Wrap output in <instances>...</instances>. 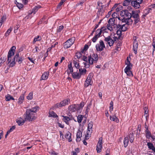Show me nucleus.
Here are the masks:
<instances>
[{
	"label": "nucleus",
	"mask_w": 155,
	"mask_h": 155,
	"mask_svg": "<svg viewBox=\"0 0 155 155\" xmlns=\"http://www.w3.org/2000/svg\"><path fill=\"white\" fill-rule=\"evenodd\" d=\"M125 72L127 74V75L129 76H133V74L131 70L128 71L127 72Z\"/></svg>",
	"instance_id": "50"
},
{
	"label": "nucleus",
	"mask_w": 155,
	"mask_h": 155,
	"mask_svg": "<svg viewBox=\"0 0 155 155\" xmlns=\"http://www.w3.org/2000/svg\"><path fill=\"white\" fill-rule=\"evenodd\" d=\"M104 41L107 42L109 45L110 47L114 45V40H113L111 36H108L106 37H104Z\"/></svg>",
	"instance_id": "14"
},
{
	"label": "nucleus",
	"mask_w": 155,
	"mask_h": 155,
	"mask_svg": "<svg viewBox=\"0 0 155 155\" xmlns=\"http://www.w3.org/2000/svg\"><path fill=\"white\" fill-rule=\"evenodd\" d=\"M41 49V47H39L37 46H35V47L34 49L35 50H34V52L39 51H40Z\"/></svg>",
	"instance_id": "47"
},
{
	"label": "nucleus",
	"mask_w": 155,
	"mask_h": 155,
	"mask_svg": "<svg viewBox=\"0 0 155 155\" xmlns=\"http://www.w3.org/2000/svg\"><path fill=\"white\" fill-rule=\"evenodd\" d=\"M83 60L85 61L84 62H87L88 61H88V59L85 56H84L83 57Z\"/></svg>",
	"instance_id": "64"
},
{
	"label": "nucleus",
	"mask_w": 155,
	"mask_h": 155,
	"mask_svg": "<svg viewBox=\"0 0 155 155\" xmlns=\"http://www.w3.org/2000/svg\"><path fill=\"white\" fill-rule=\"evenodd\" d=\"M78 70L77 69V71L76 72H74L72 74V78L74 79H79L81 78V76L79 74V72H77Z\"/></svg>",
	"instance_id": "18"
},
{
	"label": "nucleus",
	"mask_w": 155,
	"mask_h": 155,
	"mask_svg": "<svg viewBox=\"0 0 155 155\" xmlns=\"http://www.w3.org/2000/svg\"><path fill=\"white\" fill-rule=\"evenodd\" d=\"M25 122V120L21 118L17 120V122L19 125H22Z\"/></svg>",
	"instance_id": "34"
},
{
	"label": "nucleus",
	"mask_w": 155,
	"mask_h": 155,
	"mask_svg": "<svg viewBox=\"0 0 155 155\" xmlns=\"http://www.w3.org/2000/svg\"><path fill=\"white\" fill-rule=\"evenodd\" d=\"M63 4V3H62L61 2H60L57 5V10H60V9L61 8V6Z\"/></svg>",
	"instance_id": "52"
},
{
	"label": "nucleus",
	"mask_w": 155,
	"mask_h": 155,
	"mask_svg": "<svg viewBox=\"0 0 155 155\" xmlns=\"http://www.w3.org/2000/svg\"><path fill=\"white\" fill-rule=\"evenodd\" d=\"M15 62L14 60L13 59L12 62H11L9 64V67H13L15 66Z\"/></svg>",
	"instance_id": "55"
},
{
	"label": "nucleus",
	"mask_w": 155,
	"mask_h": 155,
	"mask_svg": "<svg viewBox=\"0 0 155 155\" xmlns=\"http://www.w3.org/2000/svg\"><path fill=\"white\" fill-rule=\"evenodd\" d=\"M112 16L113 18H115L117 17V14L115 12L113 13L112 15Z\"/></svg>",
	"instance_id": "63"
},
{
	"label": "nucleus",
	"mask_w": 155,
	"mask_h": 155,
	"mask_svg": "<svg viewBox=\"0 0 155 155\" xmlns=\"http://www.w3.org/2000/svg\"><path fill=\"white\" fill-rule=\"evenodd\" d=\"M146 133V137L148 139H149L151 135V132L149 130H145Z\"/></svg>",
	"instance_id": "38"
},
{
	"label": "nucleus",
	"mask_w": 155,
	"mask_h": 155,
	"mask_svg": "<svg viewBox=\"0 0 155 155\" xmlns=\"http://www.w3.org/2000/svg\"><path fill=\"white\" fill-rule=\"evenodd\" d=\"M100 37H98L97 36L95 35L93 38H92L91 40L93 42H95L98 38Z\"/></svg>",
	"instance_id": "45"
},
{
	"label": "nucleus",
	"mask_w": 155,
	"mask_h": 155,
	"mask_svg": "<svg viewBox=\"0 0 155 155\" xmlns=\"http://www.w3.org/2000/svg\"><path fill=\"white\" fill-rule=\"evenodd\" d=\"M12 100H14L15 99L12 96L9 94H8L5 96V100L6 101H9Z\"/></svg>",
	"instance_id": "30"
},
{
	"label": "nucleus",
	"mask_w": 155,
	"mask_h": 155,
	"mask_svg": "<svg viewBox=\"0 0 155 155\" xmlns=\"http://www.w3.org/2000/svg\"><path fill=\"white\" fill-rule=\"evenodd\" d=\"M27 98L28 100H31L33 98V94L32 93H30L28 95L27 97Z\"/></svg>",
	"instance_id": "46"
},
{
	"label": "nucleus",
	"mask_w": 155,
	"mask_h": 155,
	"mask_svg": "<svg viewBox=\"0 0 155 155\" xmlns=\"http://www.w3.org/2000/svg\"><path fill=\"white\" fill-rule=\"evenodd\" d=\"M49 115L48 116V117H52L53 118L58 117V116L53 111H50L49 112Z\"/></svg>",
	"instance_id": "24"
},
{
	"label": "nucleus",
	"mask_w": 155,
	"mask_h": 155,
	"mask_svg": "<svg viewBox=\"0 0 155 155\" xmlns=\"http://www.w3.org/2000/svg\"><path fill=\"white\" fill-rule=\"evenodd\" d=\"M35 114L34 113L31 112L30 110L27 109L25 113V120L31 121L35 119Z\"/></svg>",
	"instance_id": "6"
},
{
	"label": "nucleus",
	"mask_w": 155,
	"mask_h": 155,
	"mask_svg": "<svg viewBox=\"0 0 155 155\" xmlns=\"http://www.w3.org/2000/svg\"><path fill=\"white\" fill-rule=\"evenodd\" d=\"M79 71L81 77V75H84L87 72V70L84 68H80L79 69Z\"/></svg>",
	"instance_id": "22"
},
{
	"label": "nucleus",
	"mask_w": 155,
	"mask_h": 155,
	"mask_svg": "<svg viewBox=\"0 0 155 155\" xmlns=\"http://www.w3.org/2000/svg\"><path fill=\"white\" fill-rule=\"evenodd\" d=\"M17 7L19 9H20L21 8H22L23 6V5L21 3H17V4L16 5Z\"/></svg>",
	"instance_id": "57"
},
{
	"label": "nucleus",
	"mask_w": 155,
	"mask_h": 155,
	"mask_svg": "<svg viewBox=\"0 0 155 155\" xmlns=\"http://www.w3.org/2000/svg\"><path fill=\"white\" fill-rule=\"evenodd\" d=\"M95 35L97 36L98 37H100L102 33L101 30L100 29H98L95 31Z\"/></svg>",
	"instance_id": "40"
},
{
	"label": "nucleus",
	"mask_w": 155,
	"mask_h": 155,
	"mask_svg": "<svg viewBox=\"0 0 155 155\" xmlns=\"http://www.w3.org/2000/svg\"><path fill=\"white\" fill-rule=\"evenodd\" d=\"M24 99V94H22L21 95L18 99V102L19 104H21L23 102V100Z\"/></svg>",
	"instance_id": "36"
},
{
	"label": "nucleus",
	"mask_w": 155,
	"mask_h": 155,
	"mask_svg": "<svg viewBox=\"0 0 155 155\" xmlns=\"http://www.w3.org/2000/svg\"><path fill=\"white\" fill-rule=\"evenodd\" d=\"M110 119L113 121H114L118 123L119 122V120L118 118L115 116H110Z\"/></svg>",
	"instance_id": "28"
},
{
	"label": "nucleus",
	"mask_w": 155,
	"mask_h": 155,
	"mask_svg": "<svg viewBox=\"0 0 155 155\" xmlns=\"http://www.w3.org/2000/svg\"><path fill=\"white\" fill-rule=\"evenodd\" d=\"M121 25L118 24V25H116V27H117L116 28L117 29H120L121 31H126L127 29L128 25H130L127 24L126 22H122L121 21Z\"/></svg>",
	"instance_id": "9"
},
{
	"label": "nucleus",
	"mask_w": 155,
	"mask_h": 155,
	"mask_svg": "<svg viewBox=\"0 0 155 155\" xmlns=\"http://www.w3.org/2000/svg\"><path fill=\"white\" fill-rule=\"evenodd\" d=\"M70 99L67 98L63 100L59 103H57L54 105L53 107V109H56V108H59L63 106H64L66 105H68L70 103Z\"/></svg>",
	"instance_id": "3"
},
{
	"label": "nucleus",
	"mask_w": 155,
	"mask_h": 155,
	"mask_svg": "<svg viewBox=\"0 0 155 155\" xmlns=\"http://www.w3.org/2000/svg\"><path fill=\"white\" fill-rule=\"evenodd\" d=\"M100 30H101V31L102 32H106V30H107V28L105 27H102L101 29H100Z\"/></svg>",
	"instance_id": "62"
},
{
	"label": "nucleus",
	"mask_w": 155,
	"mask_h": 155,
	"mask_svg": "<svg viewBox=\"0 0 155 155\" xmlns=\"http://www.w3.org/2000/svg\"><path fill=\"white\" fill-rule=\"evenodd\" d=\"M15 49L16 47L13 46L11 48L10 50H9L8 53V60L7 61V62H8V63H9L11 61V57L14 54Z\"/></svg>",
	"instance_id": "10"
},
{
	"label": "nucleus",
	"mask_w": 155,
	"mask_h": 155,
	"mask_svg": "<svg viewBox=\"0 0 155 155\" xmlns=\"http://www.w3.org/2000/svg\"><path fill=\"white\" fill-rule=\"evenodd\" d=\"M143 109L144 110V116L147 117L148 116V108L147 107H144Z\"/></svg>",
	"instance_id": "41"
},
{
	"label": "nucleus",
	"mask_w": 155,
	"mask_h": 155,
	"mask_svg": "<svg viewBox=\"0 0 155 155\" xmlns=\"http://www.w3.org/2000/svg\"><path fill=\"white\" fill-rule=\"evenodd\" d=\"M84 66L85 68H88L89 67L90 64H89L88 62H83Z\"/></svg>",
	"instance_id": "54"
},
{
	"label": "nucleus",
	"mask_w": 155,
	"mask_h": 155,
	"mask_svg": "<svg viewBox=\"0 0 155 155\" xmlns=\"http://www.w3.org/2000/svg\"><path fill=\"white\" fill-rule=\"evenodd\" d=\"M122 8V6L119 5V6H118V7H117V8H116V12H118L119 11H120L121 10Z\"/></svg>",
	"instance_id": "59"
},
{
	"label": "nucleus",
	"mask_w": 155,
	"mask_h": 155,
	"mask_svg": "<svg viewBox=\"0 0 155 155\" xmlns=\"http://www.w3.org/2000/svg\"><path fill=\"white\" fill-rule=\"evenodd\" d=\"M63 28L64 26L63 25H61L57 29V32H60Z\"/></svg>",
	"instance_id": "56"
},
{
	"label": "nucleus",
	"mask_w": 155,
	"mask_h": 155,
	"mask_svg": "<svg viewBox=\"0 0 155 155\" xmlns=\"http://www.w3.org/2000/svg\"><path fill=\"white\" fill-rule=\"evenodd\" d=\"M83 130L78 129L77 133L76 135V141L77 142H80L81 140V137H82Z\"/></svg>",
	"instance_id": "17"
},
{
	"label": "nucleus",
	"mask_w": 155,
	"mask_h": 155,
	"mask_svg": "<svg viewBox=\"0 0 155 155\" xmlns=\"http://www.w3.org/2000/svg\"><path fill=\"white\" fill-rule=\"evenodd\" d=\"M68 69L69 70V74H72L73 72V69L72 67L71 62V63L68 64Z\"/></svg>",
	"instance_id": "33"
},
{
	"label": "nucleus",
	"mask_w": 155,
	"mask_h": 155,
	"mask_svg": "<svg viewBox=\"0 0 155 155\" xmlns=\"http://www.w3.org/2000/svg\"><path fill=\"white\" fill-rule=\"evenodd\" d=\"M12 30V28L11 27L10 28L6 31L5 34V35L7 36L9 35L11 32Z\"/></svg>",
	"instance_id": "44"
},
{
	"label": "nucleus",
	"mask_w": 155,
	"mask_h": 155,
	"mask_svg": "<svg viewBox=\"0 0 155 155\" xmlns=\"http://www.w3.org/2000/svg\"><path fill=\"white\" fill-rule=\"evenodd\" d=\"M49 75V72L47 71L43 73L41 77V78L42 80H46L47 79Z\"/></svg>",
	"instance_id": "21"
},
{
	"label": "nucleus",
	"mask_w": 155,
	"mask_h": 155,
	"mask_svg": "<svg viewBox=\"0 0 155 155\" xmlns=\"http://www.w3.org/2000/svg\"><path fill=\"white\" fill-rule=\"evenodd\" d=\"M142 2L143 0H125L123 3V5L127 6L131 3V5L134 8L138 9L140 7V4Z\"/></svg>",
	"instance_id": "2"
},
{
	"label": "nucleus",
	"mask_w": 155,
	"mask_h": 155,
	"mask_svg": "<svg viewBox=\"0 0 155 155\" xmlns=\"http://www.w3.org/2000/svg\"><path fill=\"white\" fill-rule=\"evenodd\" d=\"M40 8V6H36L35 7L32 9L31 12L30 13L31 15L32 13H34L35 14L38 10V9ZM29 15H28L29 16Z\"/></svg>",
	"instance_id": "27"
},
{
	"label": "nucleus",
	"mask_w": 155,
	"mask_h": 155,
	"mask_svg": "<svg viewBox=\"0 0 155 155\" xmlns=\"http://www.w3.org/2000/svg\"><path fill=\"white\" fill-rule=\"evenodd\" d=\"M13 59L15 61L17 62L19 64L21 63L24 60L22 57H19L18 53L16 54L14 56Z\"/></svg>",
	"instance_id": "15"
},
{
	"label": "nucleus",
	"mask_w": 155,
	"mask_h": 155,
	"mask_svg": "<svg viewBox=\"0 0 155 155\" xmlns=\"http://www.w3.org/2000/svg\"><path fill=\"white\" fill-rule=\"evenodd\" d=\"M76 104H73L68 106V109L70 112H73L76 111Z\"/></svg>",
	"instance_id": "19"
},
{
	"label": "nucleus",
	"mask_w": 155,
	"mask_h": 155,
	"mask_svg": "<svg viewBox=\"0 0 155 155\" xmlns=\"http://www.w3.org/2000/svg\"><path fill=\"white\" fill-rule=\"evenodd\" d=\"M6 19V15L5 14L4 15L2 16L0 21L3 23L5 21Z\"/></svg>",
	"instance_id": "51"
},
{
	"label": "nucleus",
	"mask_w": 155,
	"mask_h": 155,
	"mask_svg": "<svg viewBox=\"0 0 155 155\" xmlns=\"http://www.w3.org/2000/svg\"><path fill=\"white\" fill-rule=\"evenodd\" d=\"M138 42H133V47L137 48H138Z\"/></svg>",
	"instance_id": "60"
},
{
	"label": "nucleus",
	"mask_w": 155,
	"mask_h": 155,
	"mask_svg": "<svg viewBox=\"0 0 155 155\" xmlns=\"http://www.w3.org/2000/svg\"><path fill=\"white\" fill-rule=\"evenodd\" d=\"M64 118H63V121L66 123L67 124H69V121L70 120V119L69 117L68 116H63Z\"/></svg>",
	"instance_id": "31"
},
{
	"label": "nucleus",
	"mask_w": 155,
	"mask_h": 155,
	"mask_svg": "<svg viewBox=\"0 0 155 155\" xmlns=\"http://www.w3.org/2000/svg\"><path fill=\"white\" fill-rule=\"evenodd\" d=\"M81 52H78L76 54V56L78 58H80L82 56Z\"/></svg>",
	"instance_id": "48"
},
{
	"label": "nucleus",
	"mask_w": 155,
	"mask_h": 155,
	"mask_svg": "<svg viewBox=\"0 0 155 155\" xmlns=\"http://www.w3.org/2000/svg\"><path fill=\"white\" fill-rule=\"evenodd\" d=\"M113 26L111 25L107 24L106 26V28L107 29L109 30L110 31H113V27H112Z\"/></svg>",
	"instance_id": "42"
},
{
	"label": "nucleus",
	"mask_w": 155,
	"mask_h": 155,
	"mask_svg": "<svg viewBox=\"0 0 155 155\" xmlns=\"http://www.w3.org/2000/svg\"><path fill=\"white\" fill-rule=\"evenodd\" d=\"M131 18L133 19L134 24H136L140 21V16L137 12L132 11L131 12Z\"/></svg>",
	"instance_id": "8"
},
{
	"label": "nucleus",
	"mask_w": 155,
	"mask_h": 155,
	"mask_svg": "<svg viewBox=\"0 0 155 155\" xmlns=\"http://www.w3.org/2000/svg\"><path fill=\"white\" fill-rule=\"evenodd\" d=\"M41 40V38L38 35L36 37L34 38L32 43L33 44H35L36 41H40Z\"/></svg>",
	"instance_id": "35"
},
{
	"label": "nucleus",
	"mask_w": 155,
	"mask_h": 155,
	"mask_svg": "<svg viewBox=\"0 0 155 155\" xmlns=\"http://www.w3.org/2000/svg\"><path fill=\"white\" fill-rule=\"evenodd\" d=\"M98 59V55L96 54H93L88 56V61L89 64L92 65L94 63H96Z\"/></svg>",
	"instance_id": "5"
},
{
	"label": "nucleus",
	"mask_w": 155,
	"mask_h": 155,
	"mask_svg": "<svg viewBox=\"0 0 155 155\" xmlns=\"http://www.w3.org/2000/svg\"><path fill=\"white\" fill-rule=\"evenodd\" d=\"M85 103L83 101H82L80 103V104H78V105L81 108H83V107H84Z\"/></svg>",
	"instance_id": "61"
},
{
	"label": "nucleus",
	"mask_w": 155,
	"mask_h": 155,
	"mask_svg": "<svg viewBox=\"0 0 155 155\" xmlns=\"http://www.w3.org/2000/svg\"><path fill=\"white\" fill-rule=\"evenodd\" d=\"M132 66V64L127 65L126 67L124 69V72H127L128 71H130L131 69V68Z\"/></svg>",
	"instance_id": "39"
},
{
	"label": "nucleus",
	"mask_w": 155,
	"mask_h": 155,
	"mask_svg": "<svg viewBox=\"0 0 155 155\" xmlns=\"http://www.w3.org/2000/svg\"><path fill=\"white\" fill-rule=\"evenodd\" d=\"M121 31L120 29H118L117 31V35H119L118 38H120V37L121 35Z\"/></svg>",
	"instance_id": "53"
},
{
	"label": "nucleus",
	"mask_w": 155,
	"mask_h": 155,
	"mask_svg": "<svg viewBox=\"0 0 155 155\" xmlns=\"http://www.w3.org/2000/svg\"><path fill=\"white\" fill-rule=\"evenodd\" d=\"M15 128V126H12L7 132L10 133Z\"/></svg>",
	"instance_id": "58"
},
{
	"label": "nucleus",
	"mask_w": 155,
	"mask_h": 155,
	"mask_svg": "<svg viewBox=\"0 0 155 155\" xmlns=\"http://www.w3.org/2000/svg\"><path fill=\"white\" fill-rule=\"evenodd\" d=\"M76 104V111L77 110L78 112H81L82 109V108L78 104Z\"/></svg>",
	"instance_id": "43"
},
{
	"label": "nucleus",
	"mask_w": 155,
	"mask_h": 155,
	"mask_svg": "<svg viewBox=\"0 0 155 155\" xmlns=\"http://www.w3.org/2000/svg\"><path fill=\"white\" fill-rule=\"evenodd\" d=\"M39 108V107L37 106L35 107H33L31 109H28L30 110L31 112L34 113L36 112L37 111V110Z\"/></svg>",
	"instance_id": "32"
},
{
	"label": "nucleus",
	"mask_w": 155,
	"mask_h": 155,
	"mask_svg": "<svg viewBox=\"0 0 155 155\" xmlns=\"http://www.w3.org/2000/svg\"><path fill=\"white\" fill-rule=\"evenodd\" d=\"M65 138L68 140L69 142H70L72 141L71 134L69 131H67L65 134Z\"/></svg>",
	"instance_id": "20"
},
{
	"label": "nucleus",
	"mask_w": 155,
	"mask_h": 155,
	"mask_svg": "<svg viewBox=\"0 0 155 155\" xmlns=\"http://www.w3.org/2000/svg\"><path fill=\"white\" fill-rule=\"evenodd\" d=\"M115 19L114 18H110L108 21V24L111 25L112 26L115 25Z\"/></svg>",
	"instance_id": "26"
},
{
	"label": "nucleus",
	"mask_w": 155,
	"mask_h": 155,
	"mask_svg": "<svg viewBox=\"0 0 155 155\" xmlns=\"http://www.w3.org/2000/svg\"><path fill=\"white\" fill-rule=\"evenodd\" d=\"M97 5L99 7L98 8V11L97 12V15H99L100 14L101 15L105 11V6L104 5H102V3L100 2H97Z\"/></svg>",
	"instance_id": "11"
},
{
	"label": "nucleus",
	"mask_w": 155,
	"mask_h": 155,
	"mask_svg": "<svg viewBox=\"0 0 155 155\" xmlns=\"http://www.w3.org/2000/svg\"><path fill=\"white\" fill-rule=\"evenodd\" d=\"M147 146L149 149L151 150L154 153H155V147L152 143L150 142H148Z\"/></svg>",
	"instance_id": "23"
},
{
	"label": "nucleus",
	"mask_w": 155,
	"mask_h": 155,
	"mask_svg": "<svg viewBox=\"0 0 155 155\" xmlns=\"http://www.w3.org/2000/svg\"><path fill=\"white\" fill-rule=\"evenodd\" d=\"M88 48V45H85L84 46V48L81 50L82 53L84 52V51L87 50Z\"/></svg>",
	"instance_id": "49"
},
{
	"label": "nucleus",
	"mask_w": 155,
	"mask_h": 155,
	"mask_svg": "<svg viewBox=\"0 0 155 155\" xmlns=\"http://www.w3.org/2000/svg\"><path fill=\"white\" fill-rule=\"evenodd\" d=\"M129 140L128 137H125L124 138L123 141L124 145V147L126 148L127 146L129 143Z\"/></svg>",
	"instance_id": "25"
},
{
	"label": "nucleus",
	"mask_w": 155,
	"mask_h": 155,
	"mask_svg": "<svg viewBox=\"0 0 155 155\" xmlns=\"http://www.w3.org/2000/svg\"><path fill=\"white\" fill-rule=\"evenodd\" d=\"M93 125V123L92 121H90L88 124L87 127V134H91L92 133V127Z\"/></svg>",
	"instance_id": "16"
},
{
	"label": "nucleus",
	"mask_w": 155,
	"mask_h": 155,
	"mask_svg": "<svg viewBox=\"0 0 155 155\" xmlns=\"http://www.w3.org/2000/svg\"><path fill=\"white\" fill-rule=\"evenodd\" d=\"M93 78L92 73H90L87 76L84 84L85 87H87L89 85H92L93 83L92 78Z\"/></svg>",
	"instance_id": "4"
},
{
	"label": "nucleus",
	"mask_w": 155,
	"mask_h": 155,
	"mask_svg": "<svg viewBox=\"0 0 155 155\" xmlns=\"http://www.w3.org/2000/svg\"><path fill=\"white\" fill-rule=\"evenodd\" d=\"M122 17L123 16V18L122 19V22H126L128 25H131L133 21V20L131 19V13L129 12L127 10H123L121 11V13L120 14Z\"/></svg>",
	"instance_id": "1"
},
{
	"label": "nucleus",
	"mask_w": 155,
	"mask_h": 155,
	"mask_svg": "<svg viewBox=\"0 0 155 155\" xmlns=\"http://www.w3.org/2000/svg\"><path fill=\"white\" fill-rule=\"evenodd\" d=\"M105 48V46L104 42L101 40L100 41L99 44H97L96 45V48L97 51H102Z\"/></svg>",
	"instance_id": "12"
},
{
	"label": "nucleus",
	"mask_w": 155,
	"mask_h": 155,
	"mask_svg": "<svg viewBox=\"0 0 155 155\" xmlns=\"http://www.w3.org/2000/svg\"><path fill=\"white\" fill-rule=\"evenodd\" d=\"M83 115H79L77 117V121L78 122L80 123H81L82 120H83Z\"/></svg>",
	"instance_id": "37"
},
{
	"label": "nucleus",
	"mask_w": 155,
	"mask_h": 155,
	"mask_svg": "<svg viewBox=\"0 0 155 155\" xmlns=\"http://www.w3.org/2000/svg\"><path fill=\"white\" fill-rule=\"evenodd\" d=\"M129 140L130 142L132 143L133 142L134 140V137L133 133L132 132L130 133L129 136Z\"/></svg>",
	"instance_id": "29"
},
{
	"label": "nucleus",
	"mask_w": 155,
	"mask_h": 155,
	"mask_svg": "<svg viewBox=\"0 0 155 155\" xmlns=\"http://www.w3.org/2000/svg\"><path fill=\"white\" fill-rule=\"evenodd\" d=\"M102 137H100L99 139L96 148L98 153H100L101 151V149L102 148Z\"/></svg>",
	"instance_id": "13"
},
{
	"label": "nucleus",
	"mask_w": 155,
	"mask_h": 155,
	"mask_svg": "<svg viewBox=\"0 0 155 155\" xmlns=\"http://www.w3.org/2000/svg\"><path fill=\"white\" fill-rule=\"evenodd\" d=\"M75 40V38L73 37L69 39L64 43V48L66 49L70 48L74 44Z\"/></svg>",
	"instance_id": "7"
}]
</instances>
